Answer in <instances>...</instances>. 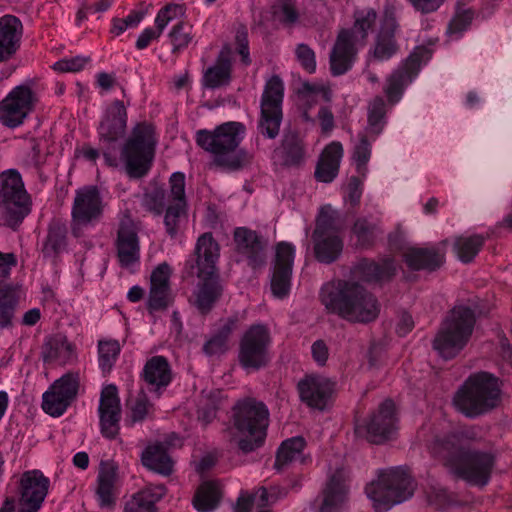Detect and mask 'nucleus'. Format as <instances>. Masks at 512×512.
I'll use <instances>...</instances> for the list:
<instances>
[{"label":"nucleus","mask_w":512,"mask_h":512,"mask_svg":"<svg viewBox=\"0 0 512 512\" xmlns=\"http://www.w3.org/2000/svg\"><path fill=\"white\" fill-rule=\"evenodd\" d=\"M50 480L38 469L21 474L18 481L19 505L41 509L49 492Z\"/></svg>","instance_id":"23"},{"label":"nucleus","mask_w":512,"mask_h":512,"mask_svg":"<svg viewBox=\"0 0 512 512\" xmlns=\"http://www.w3.org/2000/svg\"><path fill=\"white\" fill-rule=\"evenodd\" d=\"M141 378L150 391L159 392L165 389L173 379L171 365L164 356H152L149 358L141 372Z\"/></svg>","instance_id":"31"},{"label":"nucleus","mask_w":512,"mask_h":512,"mask_svg":"<svg viewBox=\"0 0 512 512\" xmlns=\"http://www.w3.org/2000/svg\"><path fill=\"white\" fill-rule=\"evenodd\" d=\"M278 499L277 489L260 487L253 497L241 495L235 505V512H250L253 504L264 507L273 504Z\"/></svg>","instance_id":"45"},{"label":"nucleus","mask_w":512,"mask_h":512,"mask_svg":"<svg viewBox=\"0 0 512 512\" xmlns=\"http://www.w3.org/2000/svg\"><path fill=\"white\" fill-rule=\"evenodd\" d=\"M400 26L392 15L385 16L381 27L375 37L374 44L368 52V59L375 61H387L399 51L396 40Z\"/></svg>","instance_id":"25"},{"label":"nucleus","mask_w":512,"mask_h":512,"mask_svg":"<svg viewBox=\"0 0 512 512\" xmlns=\"http://www.w3.org/2000/svg\"><path fill=\"white\" fill-rule=\"evenodd\" d=\"M305 444L302 437H292L282 442L277 451L274 467L282 470L290 463L302 459Z\"/></svg>","instance_id":"42"},{"label":"nucleus","mask_w":512,"mask_h":512,"mask_svg":"<svg viewBox=\"0 0 512 512\" xmlns=\"http://www.w3.org/2000/svg\"><path fill=\"white\" fill-rule=\"evenodd\" d=\"M168 37L172 45V53L177 54L185 50L193 41V26L188 22L180 21L171 28Z\"/></svg>","instance_id":"49"},{"label":"nucleus","mask_w":512,"mask_h":512,"mask_svg":"<svg viewBox=\"0 0 512 512\" xmlns=\"http://www.w3.org/2000/svg\"><path fill=\"white\" fill-rule=\"evenodd\" d=\"M157 139L154 127L141 122L136 124L121 149V160L131 178H142L151 169Z\"/></svg>","instance_id":"8"},{"label":"nucleus","mask_w":512,"mask_h":512,"mask_svg":"<svg viewBox=\"0 0 512 512\" xmlns=\"http://www.w3.org/2000/svg\"><path fill=\"white\" fill-rule=\"evenodd\" d=\"M295 54L297 60L305 71L310 74L316 71V56L312 48L307 44L301 43L297 45Z\"/></svg>","instance_id":"59"},{"label":"nucleus","mask_w":512,"mask_h":512,"mask_svg":"<svg viewBox=\"0 0 512 512\" xmlns=\"http://www.w3.org/2000/svg\"><path fill=\"white\" fill-rule=\"evenodd\" d=\"M234 51L230 44H224L214 63L203 73L202 86L207 89H220L229 86L233 79Z\"/></svg>","instance_id":"24"},{"label":"nucleus","mask_w":512,"mask_h":512,"mask_svg":"<svg viewBox=\"0 0 512 512\" xmlns=\"http://www.w3.org/2000/svg\"><path fill=\"white\" fill-rule=\"evenodd\" d=\"M284 84L279 76H272L265 84L261 97L260 131L268 138L279 134L282 121Z\"/></svg>","instance_id":"15"},{"label":"nucleus","mask_w":512,"mask_h":512,"mask_svg":"<svg viewBox=\"0 0 512 512\" xmlns=\"http://www.w3.org/2000/svg\"><path fill=\"white\" fill-rule=\"evenodd\" d=\"M98 412L102 435L108 439H114L119 434L121 419L120 399L115 385L103 387Z\"/></svg>","instance_id":"22"},{"label":"nucleus","mask_w":512,"mask_h":512,"mask_svg":"<svg viewBox=\"0 0 512 512\" xmlns=\"http://www.w3.org/2000/svg\"><path fill=\"white\" fill-rule=\"evenodd\" d=\"M295 247L288 242H280L275 247L274 270L292 272Z\"/></svg>","instance_id":"53"},{"label":"nucleus","mask_w":512,"mask_h":512,"mask_svg":"<svg viewBox=\"0 0 512 512\" xmlns=\"http://www.w3.org/2000/svg\"><path fill=\"white\" fill-rule=\"evenodd\" d=\"M95 497L101 509H114L119 495L117 467L101 462L95 485Z\"/></svg>","instance_id":"26"},{"label":"nucleus","mask_w":512,"mask_h":512,"mask_svg":"<svg viewBox=\"0 0 512 512\" xmlns=\"http://www.w3.org/2000/svg\"><path fill=\"white\" fill-rule=\"evenodd\" d=\"M306 148L304 139L298 133H286L281 146L274 152V157L284 166H299L304 162Z\"/></svg>","instance_id":"34"},{"label":"nucleus","mask_w":512,"mask_h":512,"mask_svg":"<svg viewBox=\"0 0 512 512\" xmlns=\"http://www.w3.org/2000/svg\"><path fill=\"white\" fill-rule=\"evenodd\" d=\"M386 104L382 97H375L368 106V126L366 133L378 136L386 123Z\"/></svg>","instance_id":"47"},{"label":"nucleus","mask_w":512,"mask_h":512,"mask_svg":"<svg viewBox=\"0 0 512 512\" xmlns=\"http://www.w3.org/2000/svg\"><path fill=\"white\" fill-rule=\"evenodd\" d=\"M104 208L103 198L96 186L88 185L77 189L71 208L72 234L80 237L83 228L101 219Z\"/></svg>","instance_id":"14"},{"label":"nucleus","mask_w":512,"mask_h":512,"mask_svg":"<svg viewBox=\"0 0 512 512\" xmlns=\"http://www.w3.org/2000/svg\"><path fill=\"white\" fill-rule=\"evenodd\" d=\"M172 275V269L166 262L160 263L156 266L150 275V286L171 288L170 277Z\"/></svg>","instance_id":"60"},{"label":"nucleus","mask_w":512,"mask_h":512,"mask_svg":"<svg viewBox=\"0 0 512 512\" xmlns=\"http://www.w3.org/2000/svg\"><path fill=\"white\" fill-rule=\"evenodd\" d=\"M313 239L315 257L322 263L334 262L342 252L343 242L340 237L313 236Z\"/></svg>","instance_id":"41"},{"label":"nucleus","mask_w":512,"mask_h":512,"mask_svg":"<svg viewBox=\"0 0 512 512\" xmlns=\"http://www.w3.org/2000/svg\"><path fill=\"white\" fill-rule=\"evenodd\" d=\"M139 226L128 211L120 214L115 228L114 248L119 266L134 272L140 265Z\"/></svg>","instance_id":"13"},{"label":"nucleus","mask_w":512,"mask_h":512,"mask_svg":"<svg viewBox=\"0 0 512 512\" xmlns=\"http://www.w3.org/2000/svg\"><path fill=\"white\" fill-rule=\"evenodd\" d=\"M341 223L338 214L330 207L321 208L313 236L339 237Z\"/></svg>","instance_id":"46"},{"label":"nucleus","mask_w":512,"mask_h":512,"mask_svg":"<svg viewBox=\"0 0 512 512\" xmlns=\"http://www.w3.org/2000/svg\"><path fill=\"white\" fill-rule=\"evenodd\" d=\"M476 435L475 428L463 429L444 439L436 438L428 444V449L469 483L485 486L494 467V457L490 453L470 450L468 442Z\"/></svg>","instance_id":"1"},{"label":"nucleus","mask_w":512,"mask_h":512,"mask_svg":"<svg viewBox=\"0 0 512 512\" xmlns=\"http://www.w3.org/2000/svg\"><path fill=\"white\" fill-rule=\"evenodd\" d=\"M234 240L238 253L248 260L252 268L263 265V246L256 232L244 227L237 228L234 232Z\"/></svg>","instance_id":"33"},{"label":"nucleus","mask_w":512,"mask_h":512,"mask_svg":"<svg viewBox=\"0 0 512 512\" xmlns=\"http://www.w3.org/2000/svg\"><path fill=\"white\" fill-rule=\"evenodd\" d=\"M485 243L482 235L459 236L454 241V251L463 263L471 262Z\"/></svg>","instance_id":"44"},{"label":"nucleus","mask_w":512,"mask_h":512,"mask_svg":"<svg viewBox=\"0 0 512 512\" xmlns=\"http://www.w3.org/2000/svg\"><path fill=\"white\" fill-rule=\"evenodd\" d=\"M67 246V227L60 219H52L48 225L47 236L42 245V253L45 257H56Z\"/></svg>","instance_id":"38"},{"label":"nucleus","mask_w":512,"mask_h":512,"mask_svg":"<svg viewBox=\"0 0 512 512\" xmlns=\"http://www.w3.org/2000/svg\"><path fill=\"white\" fill-rule=\"evenodd\" d=\"M375 226L370 224L366 219H358L353 226V234L357 237L360 246L366 247L372 244L374 239Z\"/></svg>","instance_id":"58"},{"label":"nucleus","mask_w":512,"mask_h":512,"mask_svg":"<svg viewBox=\"0 0 512 512\" xmlns=\"http://www.w3.org/2000/svg\"><path fill=\"white\" fill-rule=\"evenodd\" d=\"M163 494L164 490L161 487L157 488L155 493L150 488L141 490L125 504L123 512H140L142 509L150 511Z\"/></svg>","instance_id":"48"},{"label":"nucleus","mask_w":512,"mask_h":512,"mask_svg":"<svg viewBox=\"0 0 512 512\" xmlns=\"http://www.w3.org/2000/svg\"><path fill=\"white\" fill-rule=\"evenodd\" d=\"M349 476L344 468L332 473L323 490V500L320 512H340L348 499Z\"/></svg>","instance_id":"27"},{"label":"nucleus","mask_w":512,"mask_h":512,"mask_svg":"<svg viewBox=\"0 0 512 512\" xmlns=\"http://www.w3.org/2000/svg\"><path fill=\"white\" fill-rule=\"evenodd\" d=\"M427 55L423 47L416 48L405 62L395 70L386 80L384 92L392 104L399 101L404 87L418 74L422 59Z\"/></svg>","instance_id":"19"},{"label":"nucleus","mask_w":512,"mask_h":512,"mask_svg":"<svg viewBox=\"0 0 512 512\" xmlns=\"http://www.w3.org/2000/svg\"><path fill=\"white\" fill-rule=\"evenodd\" d=\"M376 17L373 9L358 12L355 15L353 27L339 31L329 57L330 71L333 76L343 75L352 68L358 47L365 44Z\"/></svg>","instance_id":"4"},{"label":"nucleus","mask_w":512,"mask_h":512,"mask_svg":"<svg viewBox=\"0 0 512 512\" xmlns=\"http://www.w3.org/2000/svg\"><path fill=\"white\" fill-rule=\"evenodd\" d=\"M42 358L45 363L66 366L78 362L77 345L63 334L49 337L42 347Z\"/></svg>","instance_id":"28"},{"label":"nucleus","mask_w":512,"mask_h":512,"mask_svg":"<svg viewBox=\"0 0 512 512\" xmlns=\"http://www.w3.org/2000/svg\"><path fill=\"white\" fill-rule=\"evenodd\" d=\"M396 272V265L392 258H386L377 263L368 259L361 260L356 268L355 275L366 282H380L389 280Z\"/></svg>","instance_id":"37"},{"label":"nucleus","mask_w":512,"mask_h":512,"mask_svg":"<svg viewBox=\"0 0 512 512\" xmlns=\"http://www.w3.org/2000/svg\"><path fill=\"white\" fill-rule=\"evenodd\" d=\"M127 406L129 411L127 422L129 425L145 420L151 414L153 408L144 392H140L135 397H132L128 401Z\"/></svg>","instance_id":"51"},{"label":"nucleus","mask_w":512,"mask_h":512,"mask_svg":"<svg viewBox=\"0 0 512 512\" xmlns=\"http://www.w3.org/2000/svg\"><path fill=\"white\" fill-rule=\"evenodd\" d=\"M474 324L475 315L469 307H454L433 341L434 349L444 359L454 358L467 344Z\"/></svg>","instance_id":"10"},{"label":"nucleus","mask_w":512,"mask_h":512,"mask_svg":"<svg viewBox=\"0 0 512 512\" xmlns=\"http://www.w3.org/2000/svg\"><path fill=\"white\" fill-rule=\"evenodd\" d=\"M170 198V204L164 217V224L168 235L174 238L187 217L185 175L181 172H175L170 177Z\"/></svg>","instance_id":"20"},{"label":"nucleus","mask_w":512,"mask_h":512,"mask_svg":"<svg viewBox=\"0 0 512 512\" xmlns=\"http://www.w3.org/2000/svg\"><path fill=\"white\" fill-rule=\"evenodd\" d=\"M127 117V109L123 101L114 100L105 109L97 128L104 161L109 167L118 166L115 143L126 132Z\"/></svg>","instance_id":"11"},{"label":"nucleus","mask_w":512,"mask_h":512,"mask_svg":"<svg viewBox=\"0 0 512 512\" xmlns=\"http://www.w3.org/2000/svg\"><path fill=\"white\" fill-rule=\"evenodd\" d=\"M37 103V94L29 85L14 87L0 101V122L9 128L22 125Z\"/></svg>","instance_id":"16"},{"label":"nucleus","mask_w":512,"mask_h":512,"mask_svg":"<svg viewBox=\"0 0 512 512\" xmlns=\"http://www.w3.org/2000/svg\"><path fill=\"white\" fill-rule=\"evenodd\" d=\"M473 14L469 10H464L456 13L451 19L448 26L449 34H459L464 31L471 23Z\"/></svg>","instance_id":"63"},{"label":"nucleus","mask_w":512,"mask_h":512,"mask_svg":"<svg viewBox=\"0 0 512 512\" xmlns=\"http://www.w3.org/2000/svg\"><path fill=\"white\" fill-rule=\"evenodd\" d=\"M371 156V144L365 134L359 135V143L355 146L353 159L356 162L357 172L365 177L367 173V163Z\"/></svg>","instance_id":"54"},{"label":"nucleus","mask_w":512,"mask_h":512,"mask_svg":"<svg viewBox=\"0 0 512 512\" xmlns=\"http://www.w3.org/2000/svg\"><path fill=\"white\" fill-rule=\"evenodd\" d=\"M415 484L411 476L402 468L380 470L377 479L365 488L377 512H385L396 504L412 497Z\"/></svg>","instance_id":"7"},{"label":"nucleus","mask_w":512,"mask_h":512,"mask_svg":"<svg viewBox=\"0 0 512 512\" xmlns=\"http://www.w3.org/2000/svg\"><path fill=\"white\" fill-rule=\"evenodd\" d=\"M404 261L413 270H435L444 262V252L435 247H411L404 252Z\"/></svg>","instance_id":"35"},{"label":"nucleus","mask_w":512,"mask_h":512,"mask_svg":"<svg viewBox=\"0 0 512 512\" xmlns=\"http://www.w3.org/2000/svg\"><path fill=\"white\" fill-rule=\"evenodd\" d=\"M396 423L395 404L385 400L362 424L357 425L356 432L373 444H382L392 438L397 429Z\"/></svg>","instance_id":"18"},{"label":"nucleus","mask_w":512,"mask_h":512,"mask_svg":"<svg viewBox=\"0 0 512 512\" xmlns=\"http://www.w3.org/2000/svg\"><path fill=\"white\" fill-rule=\"evenodd\" d=\"M300 399L308 407L323 410L329 403L335 384L329 378L318 375H305L297 385Z\"/></svg>","instance_id":"21"},{"label":"nucleus","mask_w":512,"mask_h":512,"mask_svg":"<svg viewBox=\"0 0 512 512\" xmlns=\"http://www.w3.org/2000/svg\"><path fill=\"white\" fill-rule=\"evenodd\" d=\"M89 61L90 59L88 57L75 56L57 61L53 65V68L59 72H78L82 70Z\"/></svg>","instance_id":"62"},{"label":"nucleus","mask_w":512,"mask_h":512,"mask_svg":"<svg viewBox=\"0 0 512 512\" xmlns=\"http://www.w3.org/2000/svg\"><path fill=\"white\" fill-rule=\"evenodd\" d=\"M200 281L193 294V304L202 312H208L222 293L216 274L197 276Z\"/></svg>","instance_id":"36"},{"label":"nucleus","mask_w":512,"mask_h":512,"mask_svg":"<svg viewBox=\"0 0 512 512\" xmlns=\"http://www.w3.org/2000/svg\"><path fill=\"white\" fill-rule=\"evenodd\" d=\"M272 14L275 20L288 27L294 26L300 18L295 0H277L272 6Z\"/></svg>","instance_id":"50"},{"label":"nucleus","mask_w":512,"mask_h":512,"mask_svg":"<svg viewBox=\"0 0 512 512\" xmlns=\"http://www.w3.org/2000/svg\"><path fill=\"white\" fill-rule=\"evenodd\" d=\"M302 94L306 102L311 104L315 98L320 96L324 101L331 99V90L328 86L319 83H304Z\"/></svg>","instance_id":"61"},{"label":"nucleus","mask_w":512,"mask_h":512,"mask_svg":"<svg viewBox=\"0 0 512 512\" xmlns=\"http://www.w3.org/2000/svg\"><path fill=\"white\" fill-rule=\"evenodd\" d=\"M32 199L16 170L0 175V219L6 227L17 230L31 213Z\"/></svg>","instance_id":"9"},{"label":"nucleus","mask_w":512,"mask_h":512,"mask_svg":"<svg viewBox=\"0 0 512 512\" xmlns=\"http://www.w3.org/2000/svg\"><path fill=\"white\" fill-rule=\"evenodd\" d=\"M141 460L143 465L149 470L166 476L172 473L173 462L162 443L149 445L143 451Z\"/></svg>","instance_id":"39"},{"label":"nucleus","mask_w":512,"mask_h":512,"mask_svg":"<svg viewBox=\"0 0 512 512\" xmlns=\"http://www.w3.org/2000/svg\"><path fill=\"white\" fill-rule=\"evenodd\" d=\"M17 300L10 291H0V327L4 328L11 324L14 316Z\"/></svg>","instance_id":"55"},{"label":"nucleus","mask_w":512,"mask_h":512,"mask_svg":"<svg viewBox=\"0 0 512 512\" xmlns=\"http://www.w3.org/2000/svg\"><path fill=\"white\" fill-rule=\"evenodd\" d=\"M23 26L12 15L0 18V63L9 61L20 48Z\"/></svg>","instance_id":"30"},{"label":"nucleus","mask_w":512,"mask_h":512,"mask_svg":"<svg viewBox=\"0 0 512 512\" xmlns=\"http://www.w3.org/2000/svg\"><path fill=\"white\" fill-rule=\"evenodd\" d=\"M246 134L243 123L229 121L214 129H200L195 133L196 144L207 152L213 163L223 169L236 171L252 163L253 155L239 148Z\"/></svg>","instance_id":"2"},{"label":"nucleus","mask_w":512,"mask_h":512,"mask_svg":"<svg viewBox=\"0 0 512 512\" xmlns=\"http://www.w3.org/2000/svg\"><path fill=\"white\" fill-rule=\"evenodd\" d=\"M235 45L237 53L241 57L242 64L247 67L251 64L249 51L248 29L245 25L240 24L235 31Z\"/></svg>","instance_id":"57"},{"label":"nucleus","mask_w":512,"mask_h":512,"mask_svg":"<svg viewBox=\"0 0 512 512\" xmlns=\"http://www.w3.org/2000/svg\"><path fill=\"white\" fill-rule=\"evenodd\" d=\"M79 386V373H65L55 380L42 395V409L50 416H62L76 399Z\"/></svg>","instance_id":"17"},{"label":"nucleus","mask_w":512,"mask_h":512,"mask_svg":"<svg viewBox=\"0 0 512 512\" xmlns=\"http://www.w3.org/2000/svg\"><path fill=\"white\" fill-rule=\"evenodd\" d=\"M228 342L225 336L216 333L204 344L203 350L209 356L220 355L228 350Z\"/></svg>","instance_id":"64"},{"label":"nucleus","mask_w":512,"mask_h":512,"mask_svg":"<svg viewBox=\"0 0 512 512\" xmlns=\"http://www.w3.org/2000/svg\"><path fill=\"white\" fill-rule=\"evenodd\" d=\"M271 335L263 324L251 325L239 342L238 362L246 371H257L270 362Z\"/></svg>","instance_id":"12"},{"label":"nucleus","mask_w":512,"mask_h":512,"mask_svg":"<svg viewBox=\"0 0 512 512\" xmlns=\"http://www.w3.org/2000/svg\"><path fill=\"white\" fill-rule=\"evenodd\" d=\"M233 424L238 433V446L251 452L263 445L269 425V410L263 402L248 398L234 407Z\"/></svg>","instance_id":"6"},{"label":"nucleus","mask_w":512,"mask_h":512,"mask_svg":"<svg viewBox=\"0 0 512 512\" xmlns=\"http://www.w3.org/2000/svg\"><path fill=\"white\" fill-rule=\"evenodd\" d=\"M221 499L220 487L216 482L202 483L193 498V506L198 512L214 511Z\"/></svg>","instance_id":"40"},{"label":"nucleus","mask_w":512,"mask_h":512,"mask_svg":"<svg viewBox=\"0 0 512 512\" xmlns=\"http://www.w3.org/2000/svg\"><path fill=\"white\" fill-rule=\"evenodd\" d=\"M292 272L274 270L271 278V290L275 297L284 298L288 295L291 286Z\"/></svg>","instance_id":"56"},{"label":"nucleus","mask_w":512,"mask_h":512,"mask_svg":"<svg viewBox=\"0 0 512 512\" xmlns=\"http://www.w3.org/2000/svg\"><path fill=\"white\" fill-rule=\"evenodd\" d=\"M344 154L343 146L338 141L329 143L322 151L315 169V178L319 182L330 183L339 173Z\"/></svg>","instance_id":"32"},{"label":"nucleus","mask_w":512,"mask_h":512,"mask_svg":"<svg viewBox=\"0 0 512 512\" xmlns=\"http://www.w3.org/2000/svg\"><path fill=\"white\" fill-rule=\"evenodd\" d=\"M500 400L498 379L487 372L471 375L453 398L455 408L469 418L478 417L497 406Z\"/></svg>","instance_id":"5"},{"label":"nucleus","mask_w":512,"mask_h":512,"mask_svg":"<svg viewBox=\"0 0 512 512\" xmlns=\"http://www.w3.org/2000/svg\"><path fill=\"white\" fill-rule=\"evenodd\" d=\"M173 302L171 288L151 287L149 286V295L147 300V309L153 313L168 308Z\"/></svg>","instance_id":"52"},{"label":"nucleus","mask_w":512,"mask_h":512,"mask_svg":"<svg viewBox=\"0 0 512 512\" xmlns=\"http://www.w3.org/2000/svg\"><path fill=\"white\" fill-rule=\"evenodd\" d=\"M320 298L329 312L352 323L374 321L380 312L375 296L357 283L340 281L326 284Z\"/></svg>","instance_id":"3"},{"label":"nucleus","mask_w":512,"mask_h":512,"mask_svg":"<svg viewBox=\"0 0 512 512\" xmlns=\"http://www.w3.org/2000/svg\"><path fill=\"white\" fill-rule=\"evenodd\" d=\"M196 263L191 269H197L196 276L216 274V263L220 256V248L212 234L207 232L200 235L195 245Z\"/></svg>","instance_id":"29"},{"label":"nucleus","mask_w":512,"mask_h":512,"mask_svg":"<svg viewBox=\"0 0 512 512\" xmlns=\"http://www.w3.org/2000/svg\"><path fill=\"white\" fill-rule=\"evenodd\" d=\"M121 352L119 341L101 339L97 344L98 365L101 372L107 375L111 372Z\"/></svg>","instance_id":"43"}]
</instances>
